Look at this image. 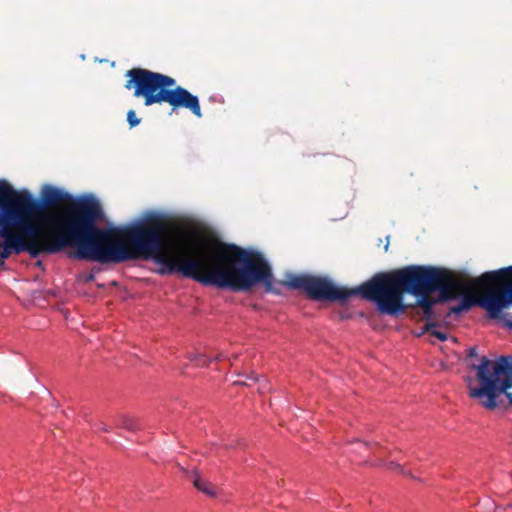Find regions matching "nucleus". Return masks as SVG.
Wrapping results in <instances>:
<instances>
[{
    "instance_id": "1",
    "label": "nucleus",
    "mask_w": 512,
    "mask_h": 512,
    "mask_svg": "<svg viewBox=\"0 0 512 512\" xmlns=\"http://www.w3.org/2000/svg\"><path fill=\"white\" fill-rule=\"evenodd\" d=\"M103 209L93 200H82L70 207L62 230L41 233L15 214L0 230V259L26 252L31 258L56 254L75 247V258L101 264L152 259L160 265V275L179 273L205 286V240L198 247L188 246L189 237L165 215L149 213L122 228H99Z\"/></svg>"
},
{
    "instance_id": "2",
    "label": "nucleus",
    "mask_w": 512,
    "mask_h": 512,
    "mask_svg": "<svg viewBox=\"0 0 512 512\" xmlns=\"http://www.w3.org/2000/svg\"><path fill=\"white\" fill-rule=\"evenodd\" d=\"M467 289L466 278L446 268L408 265L376 273L366 281L365 300L372 301L383 315L397 316L406 310L404 295L439 292V300H454Z\"/></svg>"
},
{
    "instance_id": "3",
    "label": "nucleus",
    "mask_w": 512,
    "mask_h": 512,
    "mask_svg": "<svg viewBox=\"0 0 512 512\" xmlns=\"http://www.w3.org/2000/svg\"><path fill=\"white\" fill-rule=\"evenodd\" d=\"M82 200H93L101 205L93 197L79 199V201ZM76 202L78 200H74L70 193L51 185L43 187L40 199L33 197L28 190H15L11 199L19 219L26 221L29 225H37L41 233L62 230L68 210Z\"/></svg>"
},
{
    "instance_id": "4",
    "label": "nucleus",
    "mask_w": 512,
    "mask_h": 512,
    "mask_svg": "<svg viewBox=\"0 0 512 512\" xmlns=\"http://www.w3.org/2000/svg\"><path fill=\"white\" fill-rule=\"evenodd\" d=\"M125 77V89L132 90L135 98H142L145 106L166 103L172 112L182 108L202 117L198 97L177 85L173 77L140 67L127 70Z\"/></svg>"
},
{
    "instance_id": "5",
    "label": "nucleus",
    "mask_w": 512,
    "mask_h": 512,
    "mask_svg": "<svg viewBox=\"0 0 512 512\" xmlns=\"http://www.w3.org/2000/svg\"><path fill=\"white\" fill-rule=\"evenodd\" d=\"M475 371V379L479 386H472V379H468L469 396L479 399L486 409L498 406V398L504 394L512 405V356H501L492 361L486 356L479 359V363L470 364Z\"/></svg>"
},
{
    "instance_id": "6",
    "label": "nucleus",
    "mask_w": 512,
    "mask_h": 512,
    "mask_svg": "<svg viewBox=\"0 0 512 512\" xmlns=\"http://www.w3.org/2000/svg\"><path fill=\"white\" fill-rule=\"evenodd\" d=\"M473 289L484 290L478 305L484 308L491 318L504 319L503 309L512 304V266L489 271L472 280Z\"/></svg>"
},
{
    "instance_id": "7",
    "label": "nucleus",
    "mask_w": 512,
    "mask_h": 512,
    "mask_svg": "<svg viewBox=\"0 0 512 512\" xmlns=\"http://www.w3.org/2000/svg\"><path fill=\"white\" fill-rule=\"evenodd\" d=\"M283 284L293 290H301L315 301H330L345 303L350 297L360 295L365 299L366 282L352 289L338 287L331 280L307 274H291Z\"/></svg>"
},
{
    "instance_id": "8",
    "label": "nucleus",
    "mask_w": 512,
    "mask_h": 512,
    "mask_svg": "<svg viewBox=\"0 0 512 512\" xmlns=\"http://www.w3.org/2000/svg\"><path fill=\"white\" fill-rule=\"evenodd\" d=\"M466 278L467 281V289L460 293L458 296L462 295L461 302L458 305L450 307L448 310L446 317H450L451 315H459L463 312H466L471 309V307L478 305L477 298L469 293V290L473 288L472 280H470L469 276L464 273H460Z\"/></svg>"
},
{
    "instance_id": "9",
    "label": "nucleus",
    "mask_w": 512,
    "mask_h": 512,
    "mask_svg": "<svg viewBox=\"0 0 512 512\" xmlns=\"http://www.w3.org/2000/svg\"><path fill=\"white\" fill-rule=\"evenodd\" d=\"M431 294H423L419 296H415L417 298L416 305L422 309V318L428 322H433L432 320L439 317V315L434 311V306L437 303L447 302L448 300H439V296L437 298H432Z\"/></svg>"
},
{
    "instance_id": "10",
    "label": "nucleus",
    "mask_w": 512,
    "mask_h": 512,
    "mask_svg": "<svg viewBox=\"0 0 512 512\" xmlns=\"http://www.w3.org/2000/svg\"><path fill=\"white\" fill-rule=\"evenodd\" d=\"M16 214L11 201H0V230L10 224L13 216Z\"/></svg>"
},
{
    "instance_id": "11",
    "label": "nucleus",
    "mask_w": 512,
    "mask_h": 512,
    "mask_svg": "<svg viewBox=\"0 0 512 512\" xmlns=\"http://www.w3.org/2000/svg\"><path fill=\"white\" fill-rule=\"evenodd\" d=\"M192 483L194 487L209 497H215L214 486L207 480L201 478L196 472L193 474Z\"/></svg>"
},
{
    "instance_id": "12",
    "label": "nucleus",
    "mask_w": 512,
    "mask_h": 512,
    "mask_svg": "<svg viewBox=\"0 0 512 512\" xmlns=\"http://www.w3.org/2000/svg\"><path fill=\"white\" fill-rule=\"evenodd\" d=\"M15 189L5 180H0V201H11Z\"/></svg>"
},
{
    "instance_id": "13",
    "label": "nucleus",
    "mask_w": 512,
    "mask_h": 512,
    "mask_svg": "<svg viewBox=\"0 0 512 512\" xmlns=\"http://www.w3.org/2000/svg\"><path fill=\"white\" fill-rule=\"evenodd\" d=\"M188 359L198 367H206L212 361L211 357L204 354H191L188 356Z\"/></svg>"
},
{
    "instance_id": "14",
    "label": "nucleus",
    "mask_w": 512,
    "mask_h": 512,
    "mask_svg": "<svg viewBox=\"0 0 512 512\" xmlns=\"http://www.w3.org/2000/svg\"><path fill=\"white\" fill-rule=\"evenodd\" d=\"M120 427L125 428L130 431H135L139 428L138 422L131 417L128 416H121L119 418V424Z\"/></svg>"
},
{
    "instance_id": "15",
    "label": "nucleus",
    "mask_w": 512,
    "mask_h": 512,
    "mask_svg": "<svg viewBox=\"0 0 512 512\" xmlns=\"http://www.w3.org/2000/svg\"><path fill=\"white\" fill-rule=\"evenodd\" d=\"M436 326V322H428L424 326V331L429 332L432 336L438 338L440 341H445L447 339V335L444 332L435 330L434 328Z\"/></svg>"
},
{
    "instance_id": "16",
    "label": "nucleus",
    "mask_w": 512,
    "mask_h": 512,
    "mask_svg": "<svg viewBox=\"0 0 512 512\" xmlns=\"http://www.w3.org/2000/svg\"><path fill=\"white\" fill-rule=\"evenodd\" d=\"M140 121V118L137 117L136 112L134 110L131 109L127 112V122L129 123V126L131 128L139 125Z\"/></svg>"
},
{
    "instance_id": "17",
    "label": "nucleus",
    "mask_w": 512,
    "mask_h": 512,
    "mask_svg": "<svg viewBox=\"0 0 512 512\" xmlns=\"http://www.w3.org/2000/svg\"><path fill=\"white\" fill-rule=\"evenodd\" d=\"M387 468L390 470H398L400 473H402L405 476H411L409 472L404 470V468L398 464L397 462L391 461L387 464Z\"/></svg>"
},
{
    "instance_id": "18",
    "label": "nucleus",
    "mask_w": 512,
    "mask_h": 512,
    "mask_svg": "<svg viewBox=\"0 0 512 512\" xmlns=\"http://www.w3.org/2000/svg\"><path fill=\"white\" fill-rule=\"evenodd\" d=\"M477 355H478V353H477L476 347H470L468 350L467 357L474 358V357H477Z\"/></svg>"
},
{
    "instance_id": "19",
    "label": "nucleus",
    "mask_w": 512,
    "mask_h": 512,
    "mask_svg": "<svg viewBox=\"0 0 512 512\" xmlns=\"http://www.w3.org/2000/svg\"><path fill=\"white\" fill-rule=\"evenodd\" d=\"M504 324L509 327L510 329H512V320L511 319H508L506 318V316H504Z\"/></svg>"
},
{
    "instance_id": "20",
    "label": "nucleus",
    "mask_w": 512,
    "mask_h": 512,
    "mask_svg": "<svg viewBox=\"0 0 512 512\" xmlns=\"http://www.w3.org/2000/svg\"><path fill=\"white\" fill-rule=\"evenodd\" d=\"M224 358H225V356L222 353H220V354H217L213 359L214 360H223Z\"/></svg>"
},
{
    "instance_id": "21",
    "label": "nucleus",
    "mask_w": 512,
    "mask_h": 512,
    "mask_svg": "<svg viewBox=\"0 0 512 512\" xmlns=\"http://www.w3.org/2000/svg\"><path fill=\"white\" fill-rule=\"evenodd\" d=\"M6 259H0V266L4 265Z\"/></svg>"
}]
</instances>
